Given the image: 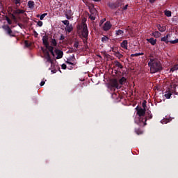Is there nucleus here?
<instances>
[{
  "label": "nucleus",
  "instance_id": "f257e3e1",
  "mask_svg": "<svg viewBox=\"0 0 178 178\" xmlns=\"http://www.w3.org/2000/svg\"><path fill=\"white\" fill-rule=\"evenodd\" d=\"M136 109L137 111V116L135 119V123H136V124H138V126H140V127H144V126H147V118H145V108L137 106Z\"/></svg>",
  "mask_w": 178,
  "mask_h": 178
},
{
  "label": "nucleus",
  "instance_id": "f03ea898",
  "mask_svg": "<svg viewBox=\"0 0 178 178\" xmlns=\"http://www.w3.org/2000/svg\"><path fill=\"white\" fill-rule=\"evenodd\" d=\"M148 66L150 68V73L152 74L158 73V72H161L163 69L161 61L156 58H150L148 62Z\"/></svg>",
  "mask_w": 178,
  "mask_h": 178
},
{
  "label": "nucleus",
  "instance_id": "7ed1b4c3",
  "mask_svg": "<svg viewBox=\"0 0 178 178\" xmlns=\"http://www.w3.org/2000/svg\"><path fill=\"white\" fill-rule=\"evenodd\" d=\"M81 34L83 38H88V28L87 27V24H83Z\"/></svg>",
  "mask_w": 178,
  "mask_h": 178
},
{
  "label": "nucleus",
  "instance_id": "20e7f679",
  "mask_svg": "<svg viewBox=\"0 0 178 178\" xmlns=\"http://www.w3.org/2000/svg\"><path fill=\"white\" fill-rule=\"evenodd\" d=\"M42 50L43 51V53L44 54V58L47 59V62H49V63H54V60H52V58H51V55H49V52L47 50L44 49V48L42 47Z\"/></svg>",
  "mask_w": 178,
  "mask_h": 178
},
{
  "label": "nucleus",
  "instance_id": "39448f33",
  "mask_svg": "<svg viewBox=\"0 0 178 178\" xmlns=\"http://www.w3.org/2000/svg\"><path fill=\"white\" fill-rule=\"evenodd\" d=\"M3 29L5 30V31H6L7 34H8L10 37H15V35L12 34L13 31L9 25H4Z\"/></svg>",
  "mask_w": 178,
  "mask_h": 178
},
{
  "label": "nucleus",
  "instance_id": "423d86ee",
  "mask_svg": "<svg viewBox=\"0 0 178 178\" xmlns=\"http://www.w3.org/2000/svg\"><path fill=\"white\" fill-rule=\"evenodd\" d=\"M75 60L76 58H74V55H73V56H71L67 59L65 63H67V65H72V66H74V65H76V63H74Z\"/></svg>",
  "mask_w": 178,
  "mask_h": 178
},
{
  "label": "nucleus",
  "instance_id": "0eeeda50",
  "mask_svg": "<svg viewBox=\"0 0 178 178\" xmlns=\"http://www.w3.org/2000/svg\"><path fill=\"white\" fill-rule=\"evenodd\" d=\"M111 29H112V24H111V22L107 21L106 22H105V24L103 26V30L104 31H109V30H111Z\"/></svg>",
  "mask_w": 178,
  "mask_h": 178
},
{
  "label": "nucleus",
  "instance_id": "6e6552de",
  "mask_svg": "<svg viewBox=\"0 0 178 178\" xmlns=\"http://www.w3.org/2000/svg\"><path fill=\"white\" fill-rule=\"evenodd\" d=\"M42 44L43 45H44V47H48V45H49V38L48 37V35H45L42 37Z\"/></svg>",
  "mask_w": 178,
  "mask_h": 178
},
{
  "label": "nucleus",
  "instance_id": "1a4fd4ad",
  "mask_svg": "<svg viewBox=\"0 0 178 178\" xmlns=\"http://www.w3.org/2000/svg\"><path fill=\"white\" fill-rule=\"evenodd\" d=\"M55 53H56V55H57L56 59H62V58H63V51L59 50V49H56Z\"/></svg>",
  "mask_w": 178,
  "mask_h": 178
},
{
  "label": "nucleus",
  "instance_id": "9d476101",
  "mask_svg": "<svg viewBox=\"0 0 178 178\" xmlns=\"http://www.w3.org/2000/svg\"><path fill=\"white\" fill-rule=\"evenodd\" d=\"M111 87H113V88H117L118 90L120 88V86H119V82L118 81V79H113L111 81Z\"/></svg>",
  "mask_w": 178,
  "mask_h": 178
},
{
  "label": "nucleus",
  "instance_id": "9b49d317",
  "mask_svg": "<svg viewBox=\"0 0 178 178\" xmlns=\"http://www.w3.org/2000/svg\"><path fill=\"white\" fill-rule=\"evenodd\" d=\"M145 119H146V122H147V119H152V114L151 113V111L147 110V111L145 112Z\"/></svg>",
  "mask_w": 178,
  "mask_h": 178
},
{
  "label": "nucleus",
  "instance_id": "f8f14e48",
  "mask_svg": "<svg viewBox=\"0 0 178 178\" xmlns=\"http://www.w3.org/2000/svg\"><path fill=\"white\" fill-rule=\"evenodd\" d=\"M124 34V31L120 29L115 31V35H117V37H123Z\"/></svg>",
  "mask_w": 178,
  "mask_h": 178
},
{
  "label": "nucleus",
  "instance_id": "ddd939ff",
  "mask_svg": "<svg viewBox=\"0 0 178 178\" xmlns=\"http://www.w3.org/2000/svg\"><path fill=\"white\" fill-rule=\"evenodd\" d=\"M45 47L48 49V51H49L50 54H51L53 56H55V53H54V47L47 44V46H45Z\"/></svg>",
  "mask_w": 178,
  "mask_h": 178
},
{
  "label": "nucleus",
  "instance_id": "4468645a",
  "mask_svg": "<svg viewBox=\"0 0 178 178\" xmlns=\"http://www.w3.org/2000/svg\"><path fill=\"white\" fill-rule=\"evenodd\" d=\"M147 42H149L151 45H156V39H154V38H151L147 39Z\"/></svg>",
  "mask_w": 178,
  "mask_h": 178
},
{
  "label": "nucleus",
  "instance_id": "2eb2a0df",
  "mask_svg": "<svg viewBox=\"0 0 178 178\" xmlns=\"http://www.w3.org/2000/svg\"><path fill=\"white\" fill-rule=\"evenodd\" d=\"M128 44L129 42H127V40H123L121 43V47L124 49H127Z\"/></svg>",
  "mask_w": 178,
  "mask_h": 178
},
{
  "label": "nucleus",
  "instance_id": "dca6fc26",
  "mask_svg": "<svg viewBox=\"0 0 178 178\" xmlns=\"http://www.w3.org/2000/svg\"><path fill=\"white\" fill-rule=\"evenodd\" d=\"M14 15H23L24 10L17 9L13 11Z\"/></svg>",
  "mask_w": 178,
  "mask_h": 178
},
{
  "label": "nucleus",
  "instance_id": "f3484780",
  "mask_svg": "<svg viewBox=\"0 0 178 178\" xmlns=\"http://www.w3.org/2000/svg\"><path fill=\"white\" fill-rule=\"evenodd\" d=\"M114 65L115 66H116V67H118L119 69H123V65H122V63H120L118 60L114 61Z\"/></svg>",
  "mask_w": 178,
  "mask_h": 178
},
{
  "label": "nucleus",
  "instance_id": "a211bd4d",
  "mask_svg": "<svg viewBox=\"0 0 178 178\" xmlns=\"http://www.w3.org/2000/svg\"><path fill=\"white\" fill-rule=\"evenodd\" d=\"M164 97L167 98V99H170V97H172V92L170 90L166 91Z\"/></svg>",
  "mask_w": 178,
  "mask_h": 178
},
{
  "label": "nucleus",
  "instance_id": "6ab92c4d",
  "mask_svg": "<svg viewBox=\"0 0 178 178\" xmlns=\"http://www.w3.org/2000/svg\"><path fill=\"white\" fill-rule=\"evenodd\" d=\"M65 31H67V33H72V31H73V26L72 24L67 26Z\"/></svg>",
  "mask_w": 178,
  "mask_h": 178
},
{
  "label": "nucleus",
  "instance_id": "aec40b11",
  "mask_svg": "<svg viewBox=\"0 0 178 178\" xmlns=\"http://www.w3.org/2000/svg\"><path fill=\"white\" fill-rule=\"evenodd\" d=\"M168 38H169V34H168L166 36L161 38V41L165 42V44H168L169 42V40H168Z\"/></svg>",
  "mask_w": 178,
  "mask_h": 178
},
{
  "label": "nucleus",
  "instance_id": "412c9836",
  "mask_svg": "<svg viewBox=\"0 0 178 178\" xmlns=\"http://www.w3.org/2000/svg\"><path fill=\"white\" fill-rule=\"evenodd\" d=\"M34 5H35V3L33 1H29L28 2V6L29 9H34Z\"/></svg>",
  "mask_w": 178,
  "mask_h": 178
},
{
  "label": "nucleus",
  "instance_id": "4be33fe9",
  "mask_svg": "<svg viewBox=\"0 0 178 178\" xmlns=\"http://www.w3.org/2000/svg\"><path fill=\"white\" fill-rule=\"evenodd\" d=\"M152 35L154 36L155 38H159V37H161V33L159 31H156L152 33Z\"/></svg>",
  "mask_w": 178,
  "mask_h": 178
},
{
  "label": "nucleus",
  "instance_id": "5701e85b",
  "mask_svg": "<svg viewBox=\"0 0 178 178\" xmlns=\"http://www.w3.org/2000/svg\"><path fill=\"white\" fill-rule=\"evenodd\" d=\"M127 81V79H126V77L122 76V77L119 80V83H120V84H121V86H123V84H124V83H126Z\"/></svg>",
  "mask_w": 178,
  "mask_h": 178
},
{
  "label": "nucleus",
  "instance_id": "b1692460",
  "mask_svg": "<svg viewBox=\"0 0 178 178\" xmlns=\"http://www.w3.org/2000/svg\"><path fill=\"white\" fill-rule=\"evenodd\" d=\"M157 27L161 33H163V31H165V30H166V28L165 26H161V24H159L157 26Z\"/></svg>",
  "mask_w": 178,
  "mask_h": 178
},
{
  "label": "nucleus",
  "instance_id": "393cba45",
  "mask_svg": "<svg viewBox=\"0 0 178 178\" xmlns=\"http://www.w3.org/2000/svg\"><path fill=\"white\" fill-rule=\"evenodd\" d=\"M135 133H136L138 136H140V134H143V131L141 130L140 128H136Z\"/></svg>",
  "mask_w": 178,
  "mask_h": 178
},
{
  "label": "nucleus",
  "instance_id": "a878e982",
  "mask_svg": "<svg viewBox=\"0 0 178 178\" xmlns=\"http://www.w3.org/2000/svg\"><path fill=\"white\" fill-rule=\"evenodd\" d=\"M47 15H48V13H44L40 16V15H37L36 17H40V20H44V17H45V16H47Z\"/></svg>",
  "mask_w": 178,
  "mask_h": 178
},
{
  "label": "nucleus",
  "instance_id": "bb28decb",
  "mask_svg": "<svg viewBox=\"0 0 178 178\" xmlns=\"http://www.w3.org/2000/svg\"><path fill=\"white\" fill-rule=\"evenodd\" d=\"M108 41H109V38H108V36H104L102 38V42H104V44H106Z\"/></svg>",
  "mask_w": 178,
  "mask_h": 178
},
{
  "label": "nucleus",
  "instance_id": "cd10ccee",
  "mask_svg": "<svg viewBox=\"0 0 178 178\" xmlns=\"http://www.w3.org/2000/svg\"><path fill=\"white\" fill-rule=\"evenodd\" d=\"M165 16H167V17H170V16H172V12H170V10H166L165 12H164Z\"/></svg>",
  "mask_w": 178,
  "mask_h": 178
},
{
  "label": "nucleus",
  "instance_id": "c85d7f7f",
  "mask_svg": "<svg viewBox=\"0 0 178 178\" xmlns=\"http://www.w3.org/2000/svg\"><path fill=\"white\" fill-rule=\"evenodd\" d=\"M115 56H116V58H118V59H122V58L123 57V55L120 52L115 53Z\"/></svg>",
  "mask_w": 178,
  "mask_h": 178
},
{
  "label": "nucleus",
  "instance_id": "c756f323",
  "mask_svg": "<svg viewBox=\"0 0 178 178\" xmlns=\"http://www.w3.org/2000/svg\"><path fill=\"white\" fill-rule=\"evenodd\" d=\"M175 70H178L177 65H174L170 70V73H173V72H175Z\"/></svg>",
  "mask_w": 178,
  "mask_h": 178
},
{
  "label": "nucleus",
  "instance_id": "7c9ffc66",
  "mask_svg": "<svg viewBox=\"0 0 178 178\" xmlns=\"http://www.w3.org/2000/svg\"><path fill=\"white\" fill-rule=\"evenodd\" d=\"M111 97L113 99H118L120 95L118 93H113Z\"/></svg>",
  "mask_w": 178,
  "mask_h": 178
},
{
  "label": "nucleus",
  "instance_id": "2f4dec72",
  "mask_svg": "<svg viewBox=\"0 0 178 178\" xmlns=\"http://www.w3.org/2000/svg\"><path fill=\"white\" fill-rule=\"evenodd\" d=\"M11 19L14 20L15 23L17 22V18L16 17V15H15V13L11 14Z\"/></svg>",
  "mask_w": 178,
  "mask_h": 178
},
{
  "label": "nucleus",
  "instance_id": "473e14b6",
  "mask_svg": "<svg viewBox=\"0 0 178 178\" xmlns=\"http://www.w3.org/2000/svg\"><path fill=\"white\" fill-rule=\"evenodd\" d=\"M5 19L8 24H12V20H10V18H9V17H8V15L5 16Z\"/></svg>",
  "mask_w": 178,
  "mask_h": 178
},
{
  "label": "nucleus",
  "instance_id": "72a5a7b5",
  "mask_svg": "<svg viewBox=\"0 0 178 178\" xmlns=\"http://www.w3.org/2000/svg\"><path fill=\"white\" fill-rule=\"evenodd\" d=\"M51 45H53V47H56L58 45V42H56V40L55 39L51 40Z\"/></svg>",
  "mask_w": 178,
  "mask_h": 178
},
{
  "label": "nucleus",
  "instance_id": "f704fd0d",
  "mask_svg": "<svg viewBox=\"0 0 178 178\" xmlns=\"http://www.w3.org/2000/svg\"><path fill=\"white\" fill-rule=\"evenodd\" d=\"M95 13H91V15L89 16V19L90 20H95Z\"/></svg>",
  "mask_w": 178,
  "mask_h": 178
},
{
  "label": "nucleus",
  "instance_id": "c9c22d12",
  "mask_svg": "<svg viewBox=\"0 0 178 178\" xmlns=\"http://www.w3.org/2000/svg\"><path fill=\"white\" fill-rule=\"evenodd\" d=\"M62 23L65 25V26H70V22H69V20H64V21H62Z\"/></svg>",
  "mask_w": 178,
  "mask_h": 178
},
{
  "label": "nucleus",
  "instance_id": "e433bc0d",
  "mask_svg": "<svg viewBox=\"0 0 178 178\" xmlns=\"http://www.w3.org/2000/svg\"><path fill=\"white\" fill-rule=\"evenodd\" d=\"M142 106L143 108H144V109H145V108H147V101H143V104H142Z\"/></svg>",
  "mask_w": 178,
  "mask_h": 178
},
{
  "label": "nucleus",
  "instance_id": "4c0bfd02",
  "mask_svg": "<svg viewBox=\"0 0 178 178\" xmlns=\"http://www.w3.org/2000/svg\"><path fill=\"white\" fill-rule=\"evenodd\" d=\"M170 44H177L178 43V38L175 39V40H170Z\"/></svg>",
  "mask_w": 178,
  "mask_h": 178
},
{
  "label": "nucleus",
  "instance_id": "58836bf2",
  "mask_svg": "<svg viewBox=\"0 0 178 178\" xmlns=\"http://www.w3.org/2000/svg\"><path fill=\"white\" fill-rule=\"evenodd\" d=\"M70 52H77V49L71 47V48H70Z\"/></svg>",
  "mask_w": 178,
  "mask_h": 178
},
{
  "label": "nucleus",
  "instance_id": "ea45409f",
  "mask_svg": "<svg viewBox=\"0 0 178 178\" xmlns=\"http://www.w3.org/2000/svg\"><path fill=\"white\" fill-rule=\"evenodd\" d=\"M83 43L87 47V44H88V38H85V40H83Z\"/></svg>",
  "mask_w": 178,
  "mask_h": 178
},
{
  "label": "nucleus",
  "instance_id": "a19ab883",
  "mask_svg": "<svg viewBox=\"0 0 178 178\" xmlns=\"http://www.w3.org/2000/svg\"><path fill=\"white\" fill-rule=\"evenodd\" d=\"M37 24L39 27H42L43 22L42 21H38Z\"/></svg>",
  "mask_w": 178,
  "mask_h": 178
},
{
  "label": "nucleus",
  "instance_id": "79ce46f5",
  "mask_svg": "<svg viewBox=\"0 0 178 178\" xmlns=\"http://www.w3.org/2000/svg\"><path fill=\"white\" fill-rule=\"evenodd\" d=\"M74 47L77 49L79 48V42H75L74 43Z\"/></svg>",
  "mask_w": 178,
  "mask_h": 178
},
{
  "label": "nucleus",
  "instance_id": "37998d69",
  "mask_svg": "<svg viewBox=\"0 0 178 178\" xmlns=\"http://www.w3.org/2000/svg\"><path fill=\"white\" fill-rule=\"evenodd\" d=\"M65 15H69L72 16V10H67Z\"/></svg>",
  "mask_w": 178,
  "mask_h": 178
},
{
  "label": "nucleus",
  "instance_id": "c03bdc74",
  "mask_svg": "<svg viewBox=\"0 0 178 178\" xmlns=\"http://www.w3.org/2000/svg\"><path fill=\"white\" fill-rule=\"evenodd\" d=\"M67 66L66 65V64H63L61 65V68L63 69V70H66Z\"/></svg>",
  "mask_w": 178,
  "mask_h": 178
},
{
  "label": "nucleus",
  "instance_id": "a18cd8bd",
  "mask_svg": "<svg viewBox=\"0 0 178 178\" xmlns=\"http://www.w3.org/2000/svg\"><path fill=\"white\" fill-rule=\"evenodd\" d=\"M15 5H20V0H14Z\"/></svg>",
  "mask_w": 178,
  "mask_h": 178
},
{
  "label": "nucleus",
  "instance_id": "49530a36",
  "mask_svg": "<svg viewBox=\"0 0 178 178\" xmlns=\"http://www.w3.org/2000/svg\"><path fill=\"white\" fill-rule=\"evenodd\" d=\"M66 19L70 20L72 19V15H69L68 14H65Z\"/></svg>",
  "mask_w": 178,
  "mask_h": 178
},
{
  "label": "nucleus",
  "instance_id": "de8ad7c7",
  "mask_svg": "<svg viewBox=\"0 0 178 178\" xmlns=\"http://www.w3.org/2000/svg\"><path fill=\"white\" fill-rule=\"evenodd\" d=\"M143 55H144V53H143V52L135 54V56H143Z\"/></svg>",
  "mask_w": 178,
  "mask_h": 178
},
{
  "label": "nucleus",
  "instance_id": "09e8293b",
  "mask_svg": "<svg viewBox=\"0 0 178 178\" xmlns=\"http://www.w3.org/2000/svg\"><path fill=\"white\" fill-rule=\"evenodd\" d=\"M31 44H29V41L26 40L25 41V46L29 47H31Z\"/></svg>",
  "mask_w": 178,
  "mask_h": 178
},
{
  "label": "nucleus",
  "instance_id": "8fccbe9b",
  "mask_svg": "<svg viewBox=\"0 0 178 178\" xmlns=\"http://www.w3.org/2000/svg\"><path fill=\"white\" fill-rule=\"evenodd\" d=\"M59 40L60 41H63V40H65V36L61 34Z\"/></svg>",
  "mask_w": 178,
  "mask_h": 178
},
{
  "label": "nucleus",
  "instance_id": "3c124183",
  "mask_svg": "<svg viewBox=\"0 0 178 178\" xmlns=\"http://www.w3.org/2000/svg\"><path fill=\"white\" fill-rule=\"evenodd\" d=\"M44 84H45V81H42L41 82H40V86L41 87H42V86H44Z\"/></svg>",
  "mask_w": 178,
  "mask_h": 178
},
{
  "label": "nucleus",
  "instance_id": "603ef678",
  "mask_svg": "<svg viewBox=\"0 0 178 178\" xmlns=\"http://www.w3.org/2000/svg\"><path fill=\"white\" fill-rule=\"evenodd\" d=\"M128 6H129L128 4H127L125 6H124L123 10H126L127 9Z\"/></svg>",
  "mask_w": 178,
  "mask_h": 178
},
{
  "label": "nucleus",
  "instance_id": "864d4df0",
  "mask_svg": "<svg viewBox=\"0 0 178 178\" xmlns=\"http://www.w3.org/2000/svg\"><path fill=\"white\" fill-rule=\"evenodd\" d=\"M149 1L150 3H154V2H155V1H156V0H149Z\"/></svg>",
  "mask_w": 178,
  "mask_h": 178
},
{
  "label": "nucleus",
  "instance_id": "5fc2aeb1",
  "mask_svg": "<svg viewBox=\"0 0 178 178\" xmlns=\"http://www.w3.org/2000/svg\"><path fill=\"white\" fill-rule=\"evenodd\" d=\"M85 48H86V49H88V44H87V45L85 44Z\"/></svg>",
  "mask_w": 178,
  "mask_h": 178
},
{
  "label": "nucleus",
  "instance_id": "6e6d98bb",
  "mask_svg": "<svg viewBox=\"0 0 178 178\" xmlns=\"http://www.w3.org/2000/svg\"><path fill=\"white\" fill-rule=\"evenodd\" d=\"M134 56H136V54H131V58H134Z\"/></svg>",
  "mask_w": 178,
  "mask_h": 178
},
{
  "label": "nucleus",
  "instance_id": "4d7b16f0",
  "mask_svg": "<svg viewBox=\"0 0 178 178\" xmlns=\"http://www.w3.org/2000/svg\"><path fill=\"white\" fill-rule=\"evenodd\" d=\"M106 20V19L104 18V19H103L102 20V22L104 23V22H105Z\"/></svg>",
  "mask_w": 178,
  "mask_h": 178
},
{
  "label": "nucleus",
  "instance_id": "13d9d810",
  "mask_svg": "<svg viewBox=\"0 0 178 178\" xmlns=\"http://www.w3.org/2000/svg\"><path fill=\"white\" fill-rule=\"evenodd\" d=\"M95 2H100L101 0H93Z\"/></svg>",
  "mask_w": 178,
  "mask_h": 178
},
{
  "label": "nucleus",
  "instance_id": "bf43d9fd",
  "mask_svg": "<svg viewBox=\"0 0 178 178\" xmlns=\"http://www.w3.org/2000/svg\"><path fill=\"white\" fill-rule=\"evenodd\" d=\"M18 26H19V27H22V24H18Z\"/></svg>",
  "mask_w": 178,
  "mask_h": 178
},
{
  "label": "nucleus",
  "instance_id": "052dcab7",
  "mask_svg": "<svg viewBox=\"0 0 178 178\" xmlns=\"http://www.w3.org/2000/svg\"><path fill=\"white\" fill-rule=\"evenodd\" d=\"M34 33L36 34V35H38V33H37L36 31H35Z\"/></svg>",
  "mask_w": 178,
  "mask_h": 178
},
{
  "label": "nucleus",
  "instance_id": "680f3d73",
  "mask_svg": "<svg viewBox=\"0 0 178 178\" xmlns=\"http://www.w3.org/2000/svg\"><path fill=\"white\" fill-rule=\"evenodd\" d=\"M175 66H177V69L178 70V64L175 65Z\"/></svg>",
  "mask_w": 178,
  "mask_h": 178
},
{
  "label": "nucleus",
  "instance_id": "e2e57ef3",
  "mask_svg": "<svg viewBox=\"0 0 178 178\" xmlns=\"http://www.w3.org/2000/svg\"><path fill=\"white\" fill-rule=\"evenodd\" d=\"M51 72H53L54 73H56V72H54V70H51Z\"/></svg>",
  "mask_w": 178,
  "mask_h": 178
},
{
  "label": "nucleus",
  "instance_id": "0e129e2a",
  "mask_svg": "<svg viewBox=\"0 0 178 178\" xmlns=\"http://www.w3.org/2000/svg\"><path fill=\"white\" fill-rule=\"evenodd\" d=\"M129 29H130V26H128V27H127V30H129Z\"/></svg>",
  "mask_w": 178,
  "mask_h": 178
},
{
  "label": "nucleus",
  "instance_id": "69168bd1",
  "mask_svg": "<svg viewBox=\"0 0 178 178\" xmlns=\"http://www.w3.org/2000/svg\"><path fill=\"white\" fill-rule=\"evenodd\" d=\"M175 95H177V92H175Z\"/></svg>",
  "mask_w": 178,
  "mask_h": 178
},
{
  "label": "nucleus",
  "instance_id": "338daca9",
  "mask_svg": "<svg viewBox=\"0 0 178 178\" xmlns=\"http://www.w3.org/2000/svg\"><path fill=\"white\" fill-rule=\"evenodd\" d=\"M95 13H97V10H95Z\"/></svg>",
  "mask_w": 178,
  "mask_h": 178
},
{
  "label": "nucleus",
  "instance_id": "774afa93",
  "mask_svg": "<svg viewBox=\"0 0 178 178\" xmlns=\"http://www.w3.org/2000/svg\"><path fill=\"white\" fill-rule=\"evenodd\" d=\"M0 15H1V13H0Z\"/></svg>",
  "mask_w": 178,
  "mask_h": 178
}]
</instances>
